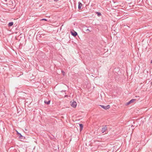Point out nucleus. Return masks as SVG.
Listing matches in <instances>:
<instances>
[{"mask_svg":"<svg viewBox=\"0 0 152 152\" xmlns=\"http://www.w3.org/2000/svg\"><path fill=\"white\" fill-rule=\"evenodd\" d=\"M136 100V99H131V100H130L129 102L126 103L125 105H128L129 104H130L134 102V101H135Z\"/></svg>","mask_w":152,"mask_h":152,"instance_id":"2","label":"nucleus"},{"mask_svg":"<svg viewBox=\"0 0 152 152\" xmlns=\"http://www.w3.org/2000/svg\"><path fill=\"white\" fill-rule=\"evenodd\" d=\"M18 136L19 137V138L20 139H25V137L24 136L22 135L20 133V134L18 135Z\"/></svg>","mask_w":152,"mask_h":152,"instance_id":"9","label":"nucleus"},{"mask_svg":"<svg viewBox=\"0 0 152 152\" xmlns=\"http://www.w3.org/2000/svg\"><path fill=\"white\" fill-rule=\"evenodd\" d=\"M50 100H49L48 101H44V103L45 104H49L50 103Z\"/></svg>","mask_w":152,"mask_h":152,"instance_id":"11","label":"nucleus"},{"mask_svg":"<svg viewBox=\"0 0 152 152\" xmlns=\"http://www.w3.org/2000/svg\"><path fill=\"white\" fill-rule=\"evenodd\" d=\"M67 96V95H66V96Z\"/></svg>","mask_w":152,"mask_h":152,"instance_id":"20","label":"nucleus"},{"mask_svg":"<svg viewBox=\"0 0 152 152\" xmlns=\"http://www.w3.org/2000/svg\"><path fill=\"white\" fill-rule=\"evenodd\" d=\"M96 13L97 14L98 16L99 17L101 15V14L100 12H96Z\"/></svg>","mask_w":152,"mask_h":152,"instance_id":"12","label":"nucleus"},{"mask_svg":"<svg viewBox=\"0 0 152 152\" xmlns=\"http://www.w3.org/2000/svg\"><path fill=\"white\" fill-rule=\"evenodd\" d=\"M78 9L79 10H81V7L83 5L80 2H78Z\"/></svg>","mask_w":152,"mask_h":152,"instance_id":"6","label":"nucleus"},{"mask_svg":"<svg viewBox=\"0 0 152 152\" xmlns=\"http://www.w3.org/2000/svg\"><path fill=\"white\" fill-rule=\"evenodd\" d=\"M107 126L105 125L104 127H103L102 128V129L101 130V132L102 133H103L104 132H106V131L107 130Z\"/></svg>","mask_w":152,"mask_h":152,"instance_id":"3","label":"nucleus"},{"mask_svg":"<svg viewBox=\"0 0 152 152\" xmlns=\"http://www.w3.org/2000/svg\"><path fill=\"white\" fill-rule=\"evenodd\" d=\"M79 126H80V131L81 132L83 130V125L82 124H79Z\"/></svg>","mask_w":152,"mask_h":152,"instance_id":"8","label":"nucleus"},{"mask_svg":"<svg viewBox=\"0 0 152 152\" xmlns=\"http://www.w3.org/2000/svg\"><path fill=\"white\" fill-rule=\"evenodd\" d=\"M71 34L73 36L75 37L77 35V32L74 31V32H71Z\"/></svg>","mask_w":152,"mask_h":152,"instance_id":"7","label":"nucleus"},{"mask_svg":"<svg viewBox=\"0 0 152 152\" xmlns=\"http://www.w3.org/2000/svg\"><path fill=\"white\" fill-rule=\"evenodd\" d=\"M13 23H14L13 22H10L8 24V26L10 27L12 26L13 25Z\"/></svg>","mask_w":152,"mask_h":152,"instance_id":"10","label":"nucleus"},{"mask_svg":"<svg viewBox=\"0 0 152 152\" xmlns=\"http://www.w3.org/2000/svg\"><path fill=\"white\" fill-rule=\"evenodd\" d=\"M71 105L73 107L75 108L77 106V103L76 102L73 101L71 103Z\"/></svg>","mask_w":152,"mask_h":152,"instance_id":"4","label":"nucleus"},{"mask_svg":"<svg viewBox=\"0 0 152 152\" xmlns=\"http://www.w3.org/2000/svg\"><path fill=\"white\" fill-rule=\"evenodd\" d=\"M100 106L105 110L108 109L110 107V106L109 105H108L106 106H104L103 105H100Z\"/></svg>","mask_w":152,"mask_h":152,"instance_id":"1","label":"nucleus"},{"mask_svg":"<svg viewBox=\"0 0 152 152\" xmlns=\"http://www.w3.org/2000/svg\"><path fill=\"white\" fill-rule=\"evenodd\" d=\"M17 134L18 135H19V134H20V133H19V132H18L17 131Z\"/></svg>","mask_w":152,"mask_h":152,"instance_id":"16","label":"nucleus"},{"mask_svg":"<svg viewBox=\"0 0 152 152\" xmlns=\"http://www.w3.org/2000/svg\"><path fill=\"white\" fill-rule=\"evenodd\" d=\"M61 72H62V73L63 74V75L64 76V75H65V73L64 72V71L62 70L61 71Z\"/></svg>","mask_w":152,"mask_h":152,"instance_id":"14","label":"nucleus"},{"mask_svg":"<svg viewBox=\"0 0 152 152\" xmlns=\"http://www.w3.org/2000/svg\"><path fill=\"white\" fill-rule=\"evenodd\" d=\"M41 20H45V21H47V20L46 19H42Z\"/></svg>","mask_w":152,"mask_h":152,"instance_id":"15","label":"nucleus"},{"mask_svg":"<svg viewBox=\"0 0 152 152\" xmlns=\"http://www.w3.org/2000/svg\"><path fill=\"white\" fill-rule=\"evenodd\" d=\"M86 31L87 32H91V31H90L88 29H87L86 30Z\"/></svg>","mask_w":152,"mask_h":152,"instance_id":"13","label":"nucleus"},{"mask_svg":"<svg viewBox=\"0 0 152 152\" xmlns=\"http://www.w3.org/2000/svg\"><path fill=\"white\" fill-rule=\"evenodd\" d=\"M5 61V58L4 56H0V62H4Z\"/></svg>","mask_w":152,"mask_h":152,"instance_id":"5","label":"nucleus"},{"mask_svg":"<svg viewBox=\"0 0 152 152\" xmlns=\"http://www.w3.org/2000/svg\"><path fill=\"white\" fill-rule=\"evenodd\" d=\"M152 63V60H151V64Z\"/></svg>","mask_w":152,"mask_h":152,"instance_id":"19","label":"nucleus"},{"mask_svg":"<svg viewBox=\"0 0 152 152\" xmlns=\"http://www.w3.org/2000/svg\"><path fill=\"white\" fill-rule=\"evenodd\" d=\"M66 91H61V92H65Z\"/></svg>","mask_w":152,"mask_h":152,"instance_id":"17","label":"nucleus"},{"mask_svg":"<svg viewBox=\"0 0 152 152\" xmlns=\"http://www.w3.org/2000/svg\"><path fill=\"white\" fill-rule=\"evenodd\" d=\"M59 0H54V1H58Z\"/></svg>","mask_w":152,"mask_h":152,"instance_id":"18","label":"nucleus"}]
</instances>
